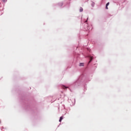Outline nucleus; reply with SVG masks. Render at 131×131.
<instances>
[{"label":"nucleus","instance_id":"obj_1","mask_svg":"<svg viewBox=\"0 0 131 131\" xmlns=\"http://www.w3.org/2000/svg\"><path fill=\"white\" fill-rule=\"evenodd\" d=\"M62 120H63V116H61V117H60L59 120V122H61Z\"/></svg>","mask_w":131,"mask_h":131},{"label":"nucleus","instance_id":"obj_2","mask_svg":"<svg viewBox=\"0 0 131 131\" xmlns=\"http://www.w3.org/2000/svg\"><path fill=\"white\" fill-rule=\"evenodd\" d=\"M80 13H81V12H83V8L82 7H80L79 9Z\"/></svg>","mask_w":131,"mask_h":131},{"label":"nucleus","instance_id":"obj_3","mask_svg":"<svg viewBox=\"0 0 131 131\" xmlns=\"http://www.w3.org/2000/svg\"><path fill=\"white\" fill-rule=\"evenodd\" d=\"M79 66H80V67L84 66V63H80Z\"/></svg>","mask_w":131,"mask_h":131},{"label":"nucleus","instance_id":"obj_4","mask_svg":"<svg viewBox=\"0 0 131 131\" xmlns=\"http://www.w3.org/2000/svg\"><path fill=\"white\" fill-rule=\"evenodd\" d=\"M91 6H92V7H93V8H94V7H95V3L94 2H92Z\"/></svg>","mask_w":131,"mask_h":131},{"label":"nucleus","instance_id":"obj_5","mask_svg":"<svg viewBox=\"0 0 131 131\" xmlns=\"http://www.w3.org/2000/svg\"><path fill=\"white\" fill-rule=\"evenodd\" d=\"M58 6H59V7H62V6H63V3H59Z\"/></svg>","mask_w":131,"mask_h":131},{"label":"nucleus","instance_id":"obj_6","mask_svg":"<svg viewBox=\"0 0 131 131\" xmlns=\"http://www.w3.org/2000/svg\"><path fill=\"white\" fill-rule=\"evenodd\" d=\"M90 60L89 61V63H91V62H92V61H93V57H91L90 58Z\"/></svg>","mask_w":131,"mask_h":131},{"label":"nucleus","instance_id":"obj_7","mask_svg":"<svg viewBox=\"0 0 131 131\" xmlns=\"http://www.w3.org/2000/svg\"><path fill=\"white\" fill-rule=\"evenodd\" d=\"M62 89H64V90H65V89H68V87H67V86H65V85H63V86H62Z\"/></svg>","mask_w":131,"mask_h":131},{"label":"nucleus","instance_id":"obj_8","mask_svg":"<svg viewBox=\"0 0 131 131\" xmlns=\"http://www.w3.org/2000/svg\"><path fill=\"white\" fill-rule=\"evenodd\" d=\"M2 1L3 2V3H6V2H7V0H2Z\"/></svg>","mask_w":131,"mask_h":131},{"label":"nucleus","instance_id":"obj_9","mask_svg":"<svg viewBox=\"0 0 131 131\" xmlns=\"http://www.w3.org/2000/svg\"><path fill=\"white\" fill-rule=\"evenodd\" d=\"M109 3H107L106 4V6L108 7V6H109Z\"/></svg>","mask_w":131,"mask_h":131},{"label":"nucleus","instance_id":"obj_10","mask_svg":"<svg viewBox=\"0 0 131 131\" xmlns=\"http://www.w3.org/2000/svg\"><path fill=\"white\" fill-rule=\"evenodd\" d=\"M105 9H106V10H108V6H105Z\"/></svg>","mask_w":131,"mask_h":131},{"label":"nucleus","instance_id":"obj_11","mask_svg":"<svg viewBox=\"0 0 131 131\" xmlns=\"http://www.w3.org/2000/svg\"><path fill=\"white\" fill-rule=\"evenodd\" d=\"M88 19H89V17H88L87 20L85 21V23H86V22H88Z\"/></svg>","mask_w":131,"mask_h":131},{"label":"nucleus","instance_id":"obj_12","mask_svg":"<svg viewBox=\"0 0 131 131\" xmlns=\"http://www.w3.org/2000/svg\"><path fill=\"white\" fill-rule=\"evenodd\" d=\"M77 83V81L75 83V84H76Z\"/></svg>","mask_w":131,"mask_h":131},{"label":"nucleus","instance_id":"obj_13","mask_svg":"<svg viewBox=\"0 0 131 131\" xmlns=\"http://www.w3.org/2000/svg\"><path fill=\"white\" fill-rule=\"evenodd\" d=\"M81 78V76L79 78V79H80Z\"/></svg>","mask_w":131,"mask_h":131},{"label":"nucleus","instance_id":"obj_14","mask_svg":"<svg viewBox=\"0 0 131 131\" xmlns=\"http://www.w3.org/2000/svg\"><path fill=\"white\" fill-rule=\"evenodd\" d=\"M64 109H65V106H64Z\"/></svg>","mask_w":131,"mask_h":131},{"label":"nucleus","instance_id":"obj_15","mask_svg":"<svg viewBox=\"0 0 131 131\" xmlns=\"http://www.w3.org/2000/svg\"><path fill=\"white\" fill-rule=\"evenodd\" d=\"M1 120H0V124H1Z\"/></svg>","mask_w":131,"mask_h":131}]
</instances>
